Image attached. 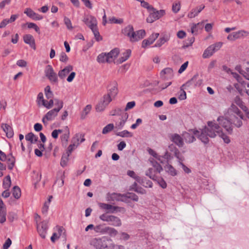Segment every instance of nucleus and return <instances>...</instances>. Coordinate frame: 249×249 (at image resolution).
Returning <instances> with one entry per match:
<instances>
[{"mask_svg":"<svg viewBox=\"0 0 249 249\" xmlns=\"http://www.w3.org/2000/svg\"><path fill=\"white\" fill-rule=\"evenodd\" d=\"M221 129L219 125L214 122L208 121L207 126H204L201 131L196 129H191L194 135L202 142L204 145L209 144L210 140L209 138H214Z\"/></svg>","mask_w":249,"mask_h":249,"instance_id":"f257e3e1","label":"nucleus"},{"mask_svg":"<svg viewBox=\"0 0 249 249\" xmlns=\"http://www.w3.org/2000/svg\"><path fill=\"white\" fill-rule=\"evenodd\" d=\"M90 245L96 249H114L115 247L112 240L106 236L92 239Z\"/></svg>","mask_w":249,"mask_h":249,"instance_id":"f03ea898","label":"nucleus"},{"mask_svg":"<svg viewBox=\"0 0 249 249\" xmlns=\"http://www.w3.org/2000/svg\"><path fill=\"white\" fill-rule=\"evenodd\" d=\"M217 121L219 122L218 124L222 125L229 134L231 135L232 133L233 125L230 118L219 116L217 119Z\"/></svg>","mask_w":249,"mask_h":249,"instance_id":"7ed1b4c3","label":"nucleus"},{"mask_svg":"<svg viewBox=\"0 0 249 249\" xmlns=\"http://www.w3.org/2000/svg\"><path fill=\"white\" fill-rule=\"evenodd\" d=\"M48 223L47 221L44 220L36 225L37 231L43 239L46 238V234L48 229Z\"/></svg>","mask_w":249,"mask_h":249,"instance_id":"20e7f679","label":"nucleus"},{"mask_svg":"<svg viewBox=\"0 0 249 249\" xmlns=\"http://www.w3.org/2000/svg\"><path fill=\"white\" fill-rule=\"evenodd\" d=\"M83 21L91 30L97 26V21L96 18L91 15L85 16Z\"/></svg>","mask_w":249,"mask_h":249,"instance_id":"39448f33","label":"nucleus"},{"mask_svg":"<svg viewBox=\"0 0 249 249\" xmlns=\"http://www.w3.org/2000/svg\"><path fill=\"white\" fill-rule=\"evenodd\" d=\"M198 77V74L196 73L193 76V77L187 81L185 83L182 85V87H184V88H186L187 87H190L191 86H193L195 87L197 86H199L201 84L202 80H199L196 81V80Z\"/></svg>","mask_w":249,"mask_h":249,"instance_id":"423d86ee","label":"nucleus"},{"mask_svg":"<svg viewBox=\"0 0 249 249\" xmlns=\"http://www.w3.org/2000/svg\"><path fill=\"white\" fill-rule=\"evenodd\" d=\"M23 39L24 42L28 44L34 50H36L35 39L33 36L30 34H26L23 36Z\"/></svg>","mask_w":249,"mask_h":249,"instance_id":"0eeeda50","label":"nucleus"},{"mask_svg":"<svg viewBox=\"0 0 249 249\" xmlns=\"http://www.w3.org/2000/svg\"><path fill=\"white\" fill-rule=\"evenodd\" d=\"M170 139L179 147H182L184 145L183 139L178 134L175 133L171 134Z\"/></svg>","mask_w":249,"mask_h":249,"instance_id":"6e6552de","label":"nucleus"},{"mask_svg":"<svg viewBox=\"0 0 249 249\" xmlns=\"http://www.w3.org/2000/svg\"><path fill=\"white\" fill-rule=\"evenodd\" d=\"M24 13L28 17L35 20H39L43 18L42 16L36 13L31 8H26Z\"/></svg>","mask_w":249,"mask_h":249,"instance_id":"1a4fd4ad","label":"nucleus"},{"mask_svg":"<svg viewBox=\"0 0 249 249\" xmlns=\"http://www.w3.org/2000/svg\"><path fill=\"white\" fill-rule=\"evenodd\" d=\"M122 32L124 35L127 36L130 38L131 41L132 38H133L135 35L134 28L131 25H127L122 30Z\"/></svg>","mask_w":249,"mask_h":249,"instance_id":"9d476101","label":"nucleus"},{"mask_svg":"<svg viewBox=\"0 0 249 249\" xmlns=\"http://www.w3.org/2000/svg\"><path fill=\"white\" fill-rule=\"evenodd\" d=\"M1 127L6 133V136L8 138H12L14 136V131L12 127L7 124L2 123Z\"/></svg>","mask_w":249,"mask_h":249,"instance_id":"9b49d317","label":"nucleus"},{"mask_svg":"<svg viewBox=\"0 0 249 249\" xmlns=\"http://www.w3.org/2000/svg\"><path fill=\"white\" fill-rule=\"evenodd\" d=\"M58 111L53 108L49 111L46 115L42 118V122L44 124L45 123V119H46L48 121L52 120L55 116L57 115Z\"/></svg>","mask_w":249,"mask_h":249,"instance_id":"f8f14e48","label":"nucleus"},{"mask_svg":"<svg viewBox=\"0 0 249 249\" xmlns=\"http://www.w3.org/2000/svg\"><path fill=\"white\" fill-rule=\"evenodd\" d=\"M230 119L232 123V125H234L235 126L239 128L240 127L242 124V119H241L240 117H237L235 115H233L231 114L230 115Z\"/></svg>","mask_w":249,"mask_h":249,"instance_id":"ddd939ff","label":"nucleus"},{"mask_svg":"<svg viewBox=\"0 0 249 249\" xmlns=\"http://www.w3.org/2000/svg\"><path fill=\"white\" fill-rule=\"evenodd\" d=\"M73 70V66L71 65H68L66 66L63 70H60L58 73V76L60 79H64L66 75Z\"/></svg>","mask_w":249,"mask_h":249,"instance_id":"4468645a","label":"nucleus"},{"mask_svg":"<svg viewBox=\"0 0 249 249\" xmlns=\"http://www.w3.org/2000/svg\"><path fill=\"white\" fill-rule=\"evenodd\" d=\"M131 51L130 49L126 50L122 54V56L116 61L117 64H120L125 61L130 57Z\"/></svg>","mask_w":249,"mask_h":249,"instance_id":"2eb2a0df","label":"nucleus"},{"mask_svg":"<svg viewBox=\"0 0 249 249\" xmlns=\"http://www.w3.org/2000/svg\"><path fill=\"white\" fill-rule=\"evenodd\" d=\"M146 35V33L144 30H140L135 32V35L134 37L132 38L131 42L138 41L142 39Z\"/></svg>","mask_w":249,"mask_h":249,"instance_id":"dca6fc26","label":"nucleus"},{"mask_svg":"<svg viewBox=\"0 0 249 249\" xmlns=\"http://www.w3.org/2000/svg\"><path fill=\"white\" fill-rule=\"evenodd\" d=\"M229 110L231 112L234 113L235 114L234 115H237L241 119H242L243 120H246L242 111L236 105L232 104L230 107Z\"/></svg>","mask_w":249,"mask_h":249,"instance_id":"f3484780","label":"nucleus"},{"mask_svg":"<svg viewBox=\"0 0 249 249\" xmlns=\"http://www.w3.org/2000/svg\"><path fill=\"white\" fill-rule=\"evenodd\" d=\"M169 150L173 152L174 154L175 157H176L178 160L182 161L183 159H182L181 156H180V153L178 149L173 144H171L168 146Z\"/></svg>","mask_w":249,"mask_h":249,"instance_id":"a211bd4d","label":"nucleus"},{"mask_svg":"<svg viewBox=\"0 0 249 249\" xmlns=\"http://www.w3.org/2000/svg\"><path fill=\"white\" fill-rule=\"evenodd\" d=\"M85 141L84 134L82 133H76L72 139V142L76 144L78 146L80 143H82Z\"/></svg>","mask_w":249,"mask_h":249,"instance_id":"6ab92c4d","label":"nucleus"},{"mask_svg":"<svg viewBox=\"0 0 249 249\" xmlns=\"http://www.w3.org/2000/svg\"><path fill=\"white\" fill-rule=\"evenodd\" d=\"M108 222L109 224L115 227H119L122 225L121 220L120 218L112 215H110Z\"/></svg>","mask_w":249,"mask_h":249,"instance_id":"aec40b11","label":"nucleus"},{"mask_svg":"<svg viewBox=\"0 0 249 249\" xmlns=\"http://www.w3.org/2000/svg\"><path fill=\"white\" fill-rule=\"evenodd\" d=\"M97 61L100 63H104L105 62L110 63L112 60H110L107 53H102L99 54L97 57Z\"/></svg>","mask_w":249,"mask_h":249,"instance_id":"412c9836","label":"nucleus"},{"mask_svg":"<svg viewBox=\"0 0 249 249\" xmlns=\"http://www.w3.org/2000/svg\"><path fill=\"white\" fill-rule=\"evenodd\" d=\"M165 75H167L169 77H172L173 76V70L170 68H166L162 70L160 72V76L164 80L166 79Z\"/></svg>","mask_w":249,"mask_h":249,"instance_id":"4be33fe9","label":"nucleus"},{"mask_svg":"<svg viewBox=\"0 0 249 249\" xmlns=\"http://www.w3.org/2000/svg\"><path fill=\"white\" fill-rule=\"evenodd\" d=\"M117 83L114 82L113 86L108 90L107 94L112 98H114L118 93Z\"/></svg>","mask_w":249,"mask_h":249,"instance_id":"5701e85b","label":"nucleus"},{"mask_svg":"<svg viewBox=\"0 0 249 249\" xmlns=\"http://www.w3.org/2000/svg\"><path fill=\"white\" fill-rule=\"evenodd\" d=\"M183 137L186 142L187 143H192L196 140V139L194 135H191L187 132H185L183 133Z\"/></svg>","mask_w":249,"mask_h":249,"instance_id":"b1692460","label":"nucleus"},{"mask_svg":"<svg viewBox=\"0 0 249 249\" xmlns=\"http://www.w3.org/2000/svg\"><path fill=\"white\" fill-rule=\"evenodd\" d=\"M120 50L118 48H115L112 50L110 52L107 53L110 60H113V58H116L119 54Z\"/></svg>","mask_w":249,"mask_h":249,"instance_id":"393cba45","label":"nucleus"},{"mask_svg":"<svg viewBox=\"0 0 249 249\" xmlns=\"http://www.w3.org/2000/svg\"><path fill=\"white\" fill-rule=\"evenodd\" d=\"M165 170L166 172L172 176H175L177 175L176 170L170 164L168 163L164 167Z\"/></svg>","mask_w":249,"mask_h":249,"instance_id":"a878e982","label":"nucleus"},{"mask_svg":"<svg viewBox=\"0 0 249 249\" xmlns=\"http://www.w3.org/2000/svg\"><path fill=\"white\" fill-rule=\"evenodd\" d=\"M115 135L123 138H130L133 137V133L127 130H124L121 132H116Z\"/></svg>","mask_w":249,"mask_h":249,"instance_id":"bb28decb","label":"nucleus"},{"mask_svg":"<svg viewBox=\"0 0 249 249\" xmlns=\"http://www.w3.org/2000/svg\"><path fill=\"white\" fill-rule=\"evenodd\" d=\"M11 185V177L9 175L6 176L3 180L2 187L4 189L8 190Z\"/></svg>","mask_w":249,"mask_h":249,"instance_id":"cd10ccee","label":"nucleus"},{"mask_svg":"<svg viewBox=\"0 0 249 249\" xmlns=\"http://www.w3.org/2000/svg\"><path fill=\"white\" fill-rule=\"evenodd\" d=\"M169 40V38L166 35H164L161 37H160L159 39L158 40L156 44L154 45L153 47H160L163 44H164L166 42H167Z\"/></svg>","mask_w":249,"mask_h":249,"instance_id":"c85d7f7f","label":"nucleus"},{"mask_svg":"<svg viewBox=\"0 0 249 249\" xmlns=\"http://www.w3.org/2000/svg\"><path fill=\"white\" fill-rule=\"evenodd\" d=\"M6 207H0V223H3L6 221Z\"/></svg>","mask_w":249,"mask_h":249,"instance_id":"c756f323","label":"nucleus"},{"mask_svg":"<svg viewBox=\"0 0 249 249\" xmlns=\"http://www.w3.org/2000/svg\"><path fill=\"white\" fill-rule=\"evenodd\" d=\"M213 49L212 48V46H209L204 52L202 57L204 58H207L211 56L214 53Z\"/></svg>","mask_w":249,"mask_h":249,"instance_id":"7c9ffc66","label":"nucleus"},{"mask_svg":"<svg viewBox=\"0 0 249 249\" xmlns=\"http://www.w3.org/2000/svg\"><path fill=\"white\" fill-rule=\"evenodd\" d=\"M12 195L13 196L17 199L20 198L21 196V190L20 188L18 186H15L12 189Z\"/></svg>","mask_w":249,"mask_h":249,"instance_id":"2f4dec72","label":"nucleus"},{"mask_svg":"<svg viewBox=\"0 0 249 249\" xmlns=\"http://www.w3.org/2000/svg\"><path fill=\"white\" fill-rule=\"evenodd\" d=\"M155 10H151L152 12L150 13L149 16L146 19V21L148 23H152L156 20L158 19V17L155 12Z\"/></svg>","mask_w":249,"mask_h":249,"instance_id":"473e14b6","label":"nucleus"},{"mask_svg":"<svg viewBox=\"0 0 249 249\" xmlns=\"http://www.w3.org/2000/svg\"><path fill=\"white\" fill-rule=\"evenodd\" d=\"M104 233L105 234H108L109 235L113 236L116 235L118 233V231L114 228L109 227H106Z\"/></svg>","mask_w":249,"mask_h":249,"instance_id":"72a5a7b5","label":"nucleus"},{"mask_svg":"<svg viewBox=\"0 0 249 249\" xmlns=\"http://www.w3.org/2000/svg\"><path fill=\"white\" fill-rule=\"evenodd\" d=\"M69 156L70 155L66 153L63 154L60 161V165L62 167H64L67 165Z\"/></svg>","mask_w":249,"mask_h":249,"instance_id":"f704fd0d","label":"nucleus"},{"mask_svg":"<svg viewBox=\"0 0 249 249\" xmlns=\"http://www.w3.org/2000/svg\"><path fill=\"white\" fill-rule=\"evenodd\" d=\"M6 160H7L8 163V169L12 170L15 165L16 162V159L14 157H12V158L8 157L7 158Z\"/></svg>","mask_w":249,"mask_h":249,"instance_id":"c9c22d12","label":"nucleus"},{"mask_svg":"<svg viewBox=\"0 0 249 249\" xmlns=\"http://www.w3.org/2000/svg\"><path fill=\"white\" fill-rule=\"evenodd\" d=\"M44 72L47 78L50 76V75L55 73L52 66L50 65H48L46 66Z\"/></svg>","mask_w":249,"mask_h":249,"instance_id":"e433bc0d","label":"nucleus"},{"mask_svg":"<svg viewBox=\"0 0 249 249\" xmlns=\"http://www.w3.org/2000/svg\"><path fill=\"white\" fill-rule=\"evenodd\" d=\"M218 136L223 139L225 143L228 144L231 142L230 138L223 132L222 129L218 132Z\"/></svg>","mask_w":249,"mask_h":249,"instance_id":"4c0bfd02","label":"nucleus"},{"mask_svg":"<svg viewBox=\"0 0 249 249\" xmlns=\"http://www.w3.org/2000/svg\"><path fill=\"white\" fill-rule=\"evenodd\" d=\"M114 128L113 124H109L105 126L102 130V133L103 134H106L109 132L111 131Z\"/></svg>","mask_w":249,"mask_h":249,"instance_id":"58836bf2","label":"nucleus"},{"mask_svg":"<svg viewBox=\"0 0 249 249\" xmlns=\"http://www.w3.org/2000/svg\"><path fill=\"white\" fill-rule=\"evenodd\" d=\"M195 41V37L194 36H192L190 38H188L184 43L183 45L182 46V48L185 49L186 48L189 47L191 46L194 42Z\"/></svg>","mask_w":249,"mask_h":249,"instance_id":"ea45409f","label":"nucleus"},{"mask_svg":"<svg viewBox=\"0 0 249 249\" xmlns=\"http://www.w3.org/2000/svg\"><path fill=\"white\" fill-rule=\"evenodd\" d=\"M91 30L93 32L96 41H99L102 40V37L100 35L97 26L93 29H92Z\"/></svg>","mask_w":249,"mask_h":249,"instance_id":"a19ab883","label":"nucleus"},{"mask_svg":"<svg viewBox=\"0 0 249 249\" xmlns=\"http://www.w3.org/2000/svg\"><path fill=\"white\" fill-rule=\"evenodd\" d=\"M103 101H100V102L96 106V110L98 112L103 111L106 107L107 106Z\"/></svg>","mask_w":249,"mask_h":249,"instance_id":"79ce46f5","label":"nucleus"},{"mask_svg":"<svg viewBox=\"0 0 249 249\" xmlns=\"http://www.w3.org/2000/svg\"><path fill=\"white\" fill-rule=\"evenodd\" d=\"M54 101L55 106H57V107L54 108V109L59 111L63 107V101L58 99H54Z\"/></svg>","mask_w":249,"mask_h":249,"instance_id":"37998d69","label":"nucleus"},{"mask_svg":"<svg viewBox=\"0 0 249 249\" xmlns=\"http://www.w3.org/2000/svg\"><path fill=\"white\" fill-rule=\"evenodd\" d=\"M141 3L142 7L147 9L149 12H150L151 10H155V9L152 5H149L147 2L142 0L141 1Z\"/></svg>","mask_w":249,"mask_h":249,"instance_id":"c03bdc74","label":"nucleus"},{"mask_svg":"<svg viewBox=\"0 0 249 249\" xmlns=\"http://www.w3.org/2000/svg\"><path fill=\"white\" fill-rule=\"evenodd\" d=\"M28 25V28H30V29H31V28H33L36 31V32H37L38 34H40V29L36 25V24L34 23H32V22H29V23H26Z\"/></svg>","mask_w":249,"mask_h":249,"instance_id":"a18cd8bd","label":"nucleus"},{"mask_svg":"<svg viewBox=\"0 0 249 249\" xmlns=\"http://www.w3.org/2000/svg\"><path fill=\"white\" fill-rule=\"evenodd\" d=\"M91 109V106L90 105H88L86 106V107L84 108L83 112L82 114L81 115V118L84 119L86 117V116L89 113V112L90 111V110Z\"/></svg>","mask_w":249,"mask_h":249,"instance_id":"49530a36","label":"nucleus"},{"mask_svg":"<svg viewBox=\"0 0 249 249\" xmlns=\"http://www.w3.org/2000/svg\"><path fill=\"white\" fill-rule=\"evenodd\" d=\"M180 89L181 93L178 96V99L180 100H185L187 98L186 92L184 91V89H185L186 88H184V87H182V85Z\"/></svg>","mask_w":249,"mask_h":249,"instance_id":"de8ad7c7","label":"nucleus"},{"mask_svg":"<svg viewBox=\"0 0 249 249\" xmlns=\"http://www.w3.org/2000/svg\"><path fill=\"white\" fill-rule=\"evenodd\" d=\"M64 22L66 26H67V28L69 30H71L73 29V27L71 25V22L69 18H68L67 17H65L64 18Z\"/></svg>","mask_w":249,"mask_h":249,"instance_id":"09e8293b","label":"nucleus"},{"mask_svg":"<svg viewBox=\"0 0 249 249\" xmlns=\"http://www.w3.org/2000/svg\"><path fill=\"white\" fill-rule=\"evenodd\" d=\"M205 8V6L203 4L200 5L199 7H197L196 8H193L192 9V12L195 13V17L198 15V14L201 12V11L204 9Z\"/></svg>","mask_w":249,"mask_h":249,"instance_id":"8fccbe9b","label":"nucleus"},{"mask_svg":"<svg viewBox=\"0 0 249 249\" xmlns=\"http://www.w3.org/2000/svg\"><path fill=\"white\" fill-rule=\"evenodd\" d=\"M126 194H127V196H128L127 197L129 198V199H130L132 200L135 201V202L138 201V200H139L138 196L137 195H136L135 194H134L133 193L128 192L126 193Z\"/></svg>","mask_w":249,"mask_h":249,"instance_id":"3c124183","label":"nucleus"},{"mask_svg":"<svg viewBox=\"0 0 249 249\" xmlns=\"http://www.w3.org/2000/svg\"><path fill=\"white\" fill-rule=\"evenodd\" d=\"M159 36V33L152 34L147 39L151 44L156 40Z\"/></svg>","mask_w":249,"mask_h":249,"instance_id":"603ef678","label":"nucleus"},{"mask_svg":"<svg viewBox=\"0 0 249 249\" xmlns=\"http://www.w3.org/2000/svg\"><path fill=\"white\" fill-rule=\"evenodd\" d=\"M112 97L109 96L108 94L104 95L103 99L101 100L102 101H103L105 103V104L108 105V104L112 101Z\"/></svg>","mask_w":249,"mask_h":249,"instance_id":"864d4df0","label":"nucleus"},{"mask_svg":"<svg viewBox=\"0 0 249 249\" xmlns=\"http://www.w3.org/2000/svg\"><path fill=\"white\" fill-rule=\"evenodd\" d=\"M223 43L221 42H216L213 44L211 45L212 48L213 49L214 52L218 51L222 47Z\"/></svg>","mask_w":249,"mask_h":249,"instance_id":"5fc2aeb1","label":"nucleus"},{"mask_svg":"<svg viewBox=\"0 0 249 249\" xmlns=\"http://www.w3.org/2000/svg\"><path fill=\"white\" fill-rule=\"evenodd\" d=\"M245 32L244 31H239L238 32H233L232 35L233 36L234 38V40L239 38L243 36H244V33Z\"/></svg>","mask_w":249,"mask_h":249,"instance_id":"6e6d98bb","label":"nucleus"},{"mask_svg":"<svg viewBox=\"0 0 249 249\" xmlns=\"http://www.w3.org/2000/svg\"><path fill=\"white\" fill-rule=\"evenodd\" d=\"M152 165L153 167L156 169V171L159 173H160L162 170V167L160 164L156 161L152 162Z\"/></svg>","mask_w":249,"mask_h":249,"instance_id":"4d7b16f0","label":"nucleus"},{"mask_svg":"<svg viewBox=\"0 0 249 249\" xmlns=\"http://www.w3.org/2000/svg\"><path fill=\"white\" fill-rule=\"evenodd\" d=\"M66 128L67 129V133L62 135V136H61V139L62 142H67L70 137V131L68 126H66Z\"/></svg>","mask_w":249,"mask_h":249,"instance_id":"13d9d810","label":"nucleus"},{"mask_svg":"<svg viewBox=\"0 0 249 249\" xmlns=\"http://www.w3.org/2000/svg\"><path fill=\"white\" fill-rule=\"evenodd\" d=\"M123 209V208L118 207V206H114L113 205H111V207L110 208H109L107 211V213H114L115 212H120V209Z\"/></svg>","mask_w":249,"mask_h":249,"instance_id":"bf43d9fd","label":"nucleus"},{"mask_svg":"<svg viewBox=\"0 0 249 249\" xmlns=\"http://www.w3.org/2000/svg\"><path fill=\"white\" fill-rule=\"evenodd\" d=\"M143 182H142V185H143L144 187L149 188L152 187L153 183L151 180L146 179L145 178H144L143 180Z\"/></svg>","mask_w":249,"mask_h":249,"instance_id":"052dcab7","label":"nucleus"},{"mask_svg":"<svg viewBox=\"0 0 249 249\" xmlns=\"http://www.w3.org/2000/svg\"><path fill=\"white\" fill-rule=\"evenodd\" d=\"M54 100L53 99H50V101L48 102V103H46V101H43V106L48 109H50L53 107L54 104Z\"/></svg>","mask_w":249,"mask_h":249,"instance_id":"680f3d73","label":"nucleus"},{"mask_svg":"<svg viewBox=\"0 0 249 249\" xmlns=\"http://www.w3.org/2000/svg\"><path fill=\"white\" fill-rule=\"evenodd\" d=\"M58 232L59 236H60L62 234L63 237H64V240H66V233L65 229L63 227H58Z\"/></svg>","mask_w":249,"mask_h":249,"instance_id":"e2e57ef3","label":"nucleus"},{"mask_svg":"<svg viewBox=\"0 0 249 249\" xmlns=\"http://www.w3.org/2000/svg\"><path fill=\"white\" fill-rule=\"evenodd\" d=\"M106 227H104L102 225H99L94 227V230L96 232H100L103 234H105L104 231H105Z\"/></svg>","mask_w":249,"mask_h":249,"instance_id":"0e129e2a","label":"nucleus"},{"mask_svg":"<svg viewBox=\"0 0 249 249\" xmlns=\"http://www.w3.org/2000/svg\"><path fill=\"white\" fill-rule=\"evenodd\" d=\"M158 184L163 189L167 187V184L162 178H160L157 180Z\"/></svg>","mask_w":249,"mask_h":249,"instance_id":"69168bd1","label":"nucleus"},{"mask_svg":"<svg viewBox=\"0 0 249 249\" xmlns=\"http://www.w3.org/2000/svg\"><path fill=\"white\" fill-rule=\"evenodd\" d=\"M126 110H125L124 109L122 110V112L121 113V114H120L119 116H121V120H124L125 122H126L128 118V114L127 112H126Z\"/></svg>","mask_w":249,"mask_h":249,"instance_id":"338daca9","label":"nucleus"},{"mask_svg":"<svg viewBox=\"0 0 249 249\" xmlns=\"http://www.w3.org/2000/svg\"><path fill=\"white\" fill-rule=\"evenodd\" d=\"M12 244L11 240L8 238L3 245L2 249H8Z\"/></svg>","mask_w":249,"mask_h":249,"instance_id":"774afa93","label":"nucleus"}]
</instances>
